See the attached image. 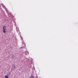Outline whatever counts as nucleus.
Returning <instances> with one entry per match:
<instances>
[{
    "label": "nucleus",
    "instance_id": "obj_10",
    "mask_svg": "<svg viewBox=\"0 0 78 78\" xmlns=\"http://www.w3.org/2000/svg\"><path fill=\"white\" fill-rule=\"evenodd\" d=\"M13 68H14V69H15V66H14V67H13Z\"/></svg>",
    "mask_w": 78,
    "mask_h": 78
},
{
    "label": "nucleus",
    "instance_id": "obj_2",
    "mask_svg": "<svg viewBox=\"0 0 78 78\" xmlns=\"http://www.w3.org/2000/svg\"><path fill=\"white\" fill-rule=\"evenodd\" d=\"M20 37H21V39H22V41H23V42H22V44H23L22 46H23V47H25L26 45H25V43L24 42L23 40V39H23V38H22V37H21V36H20Z\"/></svg>",
    "mask_w": 78,
    "mask_h": 78
},
{
    "label": "nucleus",
    "instance_id": "obj_12",
    "mask_svg": "<svg viewBox=\"0 0 78 78\" xmlns=\"http://www.w3.org/2000/svg\"><path fill=\"white\" fill-rule=\"evenodd\" d=\"M19 33H20V32H19Z\"/></svg>",
    "mask_w": 78,
    "mask_h": 78
},
{
    "label": "nucleus",
    "instance_id": "obj_9",
    "mask_svg": "<svg viewBox=\"0 0 78 78\" xmlns=\"http://www.w3.org/2000/svg\"><path fill=\"white\" fill-rule=\"evenodd\" d=\"M21 48L22 49H23V47H21Z\"/></svg>",
    "mask_w": 78,
    "mask_h": 78
},
{
    "label": "nucleus",
    "instance_id": "obj_1",
    "mask_svg": "<svg viewBox=\"0 0 78 78\" xmlns=\"http://www.w3.org/2000/svg\"><path fill=\"white\" fill-rule=\"evenodd\" d=\"M6 26L4 25L3 27V32L4 33H6Z\"/></svg>",
    "mask_w": 78,
    "mask_h": 78
},
{
    "label": "nucleus",
    "instance_id": "obj_7",
    "mask_svg": "<svg viewBox=\"0 0 78 78\" xmlns=\"http://www.w3.org/2000/svg\"><path fill=\"white\" fill-rule=\"evenodd\" d=\"M5 78H9V77L8 76L6 75L5 76Z\"/></svg>",
    "mask_w": 78,
    "mask_h": 78
},
{
    "label": "nucleus",
    "instance_id": "obj_5",
    "mask_svg": "<svg viewBox=\"0 0 78 78\" xmlns=\"http://www.w3.org/2000/svg\"><path fill=\"white\" fill-rule=\"evenodd\" d=\"M25 53L26 55H28V54H29V53H28V52L27 51L25 52Z\"/></svg>",
    "mask_w": 78,
    "mask_h": 78
},
{
    "label": "nucleus",
    "instance_id": "obj_11",
    "mask_svg": "<svg viewBox=\"0 0 78 78\" xmlns=\"http://www.w3.org/2000/svg\"><path fill=\"white\" fill-rule=\"evenodd\" d=\"M24 48H25V47H24Z\"/></svg>",
    "mask_w": 78,
    "mask_h": 78
},
{
    "label": "nucleus",
    "instance_id": "obj_3",
    "mask_svg": "<svg viewBox=\"0 0 78 78\" xmlns=\"http://www.w3.org/2000/svg\"><path fill=\"white\" fill-rule=\"evenodd\" d=\"M11 56L12 59H14V55L12 54L11 55Z\"/></svg>",
    "mask_w": 78,
    "mask_h": 78
},
{
    "label": "nucleus",
    "instance_id": "obj_4",
    "mask_svg": "<svg viewBox=\"0 0 78 78\" xmlns=\"http://www.w3.org/2000/svg\"><path fill=\"white\" fill-rule=\"evenodd\" d=\"M16 30L17 32V33H18V32H19V28L18 27H16Z\"/></svg>",
    "mask_w": 78,
    "mask_h": 78
},
{
    "label": "nucleus",
    "instance_id": "obj_8",
    "mask_svg": "<svg viewBox=\"0 0 78 78\" xmlns=\"http://www.w3.org/2000/svg\"><path fill=\"white\" fill-rule=\"evenodd\" d=\"M30 78H34V76H31L30 77Z\"/></svg>",
    "mask_w": 78,
    "mask_h": 78
},
{
    "label": "nucleus",
    "instance_id": "obj_6",
    "mask_svg": "<svg viewBox=\"0 0 78 78\" xmlns=\"http://www.w3.org/2000/svg\"><path fill=\"white\" fill-rule=\"evenodd\" d=\"M5 11H6L7 12V13H8L9 11H8V9H7L5 8Z\"/></svg>",
    "mask_w": 78,
    "mask_h": 78
}]
</instances>
